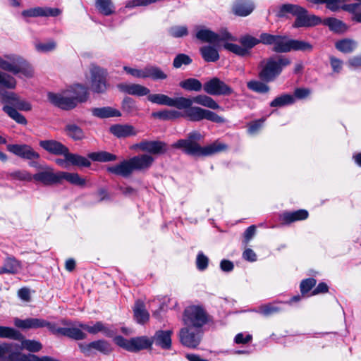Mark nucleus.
I'll use <instances>...</instances> for the list:
<instances>
[{
    "label": "nucleus",
    "instance_id": "obj_1",
    "mask_svg": "<svg viewBox=\"0 0 361 361\" xmlns=\"http://www.w3.org/2000/svg\"><path fill=\"white\" fill-rule=\"evenodd\" d=\"M202 138V135L197 131L190 132L186 139L178 140L173 144V147L182 149L185 154L195 157H208L216 153L224 151L227 145L215 141L214 142L201 147L198 141Z\"/></svg>",
    "mask_w": 361,
    "mask_h": 361
},
{
    "label": "nucleus",
    "instance_id": "obj_2",
    "mask_svg": "<svg viewBox=\"0 0 361 361\" xmlns=\"http://www.w3.org/2000/svg\"><path fill=\"white\" fill-rule=\"evenodd\" d=\"M48 99L54 105L69 110L87 99V90L84 86L77 84L60 94L49 92Z\"/></svg>",
    "mask_w": 361,
    "mask_h": 361
},
{
    "label": "nucleus",
    "instance_id": "obj_3",
    "mask_svg": "<svg viewBox=\"0 0 361 361\" xmlns=\"http://www.w3.org/2000/svg\"><path fill=\"white\" fill-rule=\"evenodd\" d=\"M290 64L291 60L289 57L285 55H273L260 62L258 76L262 81L272 82Z\"/></svg>",
    "mask_w": 361,
    "mask_h": 361
},
{
    "label": "nucleus",
    "instance_id": "obj_4",
    "mask_svg": "<svg viewBox=\"0 0 361 361\" xmlns=\"http://www.w3.org/2000/svg\"><path fill=\"white\" fill-rule=\"evenodd\" d=\"M0 68L14 75L20 73L26 78H32L34 74L32 66L23 59L16 55L0 56Z\"/></svg>",
    "mask_w": 361,
    "mask_h": 361
},
{
    "label": "nucleus",
    "instance_id": "obj_5",
    "mask_svg": "<svg viewBox=\"0 0 361 361\" xmlns=\"http://www.w3.org/2000/svg\"><path fill=\"white\" fill-rule=\"evenodd\" d=\"M183 320L185 326L201 330L209 321V316L201 306L191 305L184 310Z\"/></svg>",
    "mask_w": 361,
    "mask_h": 361
},
{
    "label": "nucleus",
    "instance_id": "obj_6",
    "mask_svg": "<svg viewBox=\"0 0 361 361\" xmlns=\"http://www.w3.org/2000/svg\"><path fill=\"white\" fill-rule=\"evenodd\" d=\"M39 357L20 353V346L16 343H0V361H38Z\"/></svg>",
    "mask_w": 361,
    "mask_h": 361
},
{
    "label": "nucleus",
    "instance_id": "obj_7",
    "mask_svg": "<svg viewBox=\"0 0 361 361\" xmlns=\"http://www.w3.org/2000/svg\"><path fill=\"white\" fill-rule=\"evenodd\" d=\"M115 343L129 352H138L151 348L153 341L147 336H137L126 339L121 336L115 338Z\"/></svg>",
    "mask_w": 361,
    "mask_h": 361
},
{
    "label": "nucleus",
    "instance_id": "obj_8",
    "mask_svg": "<svg viewBox=\"0 0 361 361\" xmlns=\"http://www.w3.org/2000/svg\"><path fill=\"white\" fill-rule=\"evenodd\" d=\"M290 41L286 35H276L262 33V44L273 45V51L276 53L290 52Z\"/></svg>",
    "mask_w": 361,
    "mask_h": 361
},
{
    "label": "nucleus",
    "instance_id": "obj_9",
    "mask_svg": "<svg viewBox=\"0 0 361 361\" xmlns=\"http://www.w3.org/2000/svg\"><path fill=\"white\" fill-rule=\"evenodd\" d=\"M179 339L182 345L190 348H195L200 343L202 331L185 326L179 331Z\"/></svg>",
    "mask_w": 361,
    "mask_h": 361
},
{
    "label": "nucleus",
    "instance_id": "obj_10",
    "mask_svg": "<svg viewBox=\"0 0 361 361\" xmlns=\"http://www.w3.org/2000/svg\"><path fill=\"white\" fill-rule=\"evenodd\" d=\"M204 91L209 95L228 96L233 93V89L219 78L214 77L204 82Z\"/></svg>",
    "mask_w": 361,
    "mask_h": 361
},
{
    "label": "nucleus",
    "instance_id": "obj_11",
    "mask_svg": "<svg viewBox=\"0 0 361 361\" xmlns=\"http://www.w3.org/2000/svg\"><path fill=\"white\" fill-rule=\"evenodd\" d=\"M82 329L78 326V323H75L69 327H57L56 324L53 323L51 333L55 335L64 336L75 340H83L86 338L87 335Z\"/></svg>",
    "mask_w": 361,
    "mask_h": 361
},
{
    "label": "nucleus",
    "instance_id": "obj_12",
    "mask_svg": "<svg viewBox=\"0 0 361 361\" xmlns=\"http://www.w3.org/2000/svg\"><path fill=\"white\" fill-rule=\"evenodd\" d=\"M7 149L10 152L25 159H37L39 157V154L27 145H8Z\"/></svg>",
    "mask_w": 361,
    "mask_h": 361
},
{
    "label": "nucleus",
    "instance_id": "obj_13",
    "mask_svg": "<svg viewBox=\"0 0 361 361\" xmlns=\"http://www.w3.org/2000/svg\"><path fill=\"white\" fill-rule=\"evenodd\" d=\"M91 74V87L93 91L98 93L104 92L106 90V72L99 67H94Z\"/></svg>",
    "mask_w": 361,
    "mask_h": 361
},
{
    "label": "nucleus",
    "instance_id": "obj_14",
    "mask_svg": "<svg viewBox=\"0 0 361 361\" xmlns=\"http://www.w3.org/2000/svg\"><path fill=\"white\" fill-rule=\"evenodd\" d=\"M0 97L2 102L10 103L20 110H31V104L25 100L20 99L18 95L13 92H8L0 89Z\"/></svg>",
    "mask_w": 361,
    "mask_h": 361
},
{
    "label": "nucleus",
    "instance_id": "obj_15",
    "mask_svg": "<svg viewBox=\"0 0 361 361\" xmlns=\"http://www.w3.org/2000/svg\"><path fill=\"white\" fill-rule=\"evenodd\" d=\"M255 8V4L252 0H236L232 5L231 11L236 16L246 17L250 15Z\"/></svg>",
    "mask_w": 361,
    "mask_h": 361
},
{
    "label": "nucleus",
    "instance_id": "obj_16",
    "mask_svg": "<svg viewBox=\"0 0 361 361\" xmlns=\"http://www.w3.org/2000/svg\"><path fill=\"white\" fill-rule=\"evenodd\" d=\"M15 324L17 327L21 329H37L47 327L51 332L53 326V323L38 318L16 319L15 322Z\"/></svg>",
    "mask_w": 361,
    "mask_h": 361
},
{
    "label": "nucleus",
    "instance_id": "obj_17",
    "mask_svg": "<svg viewBox=\"0 0 361 361\" xmlns=\"http://www.w3.org/2000/svg\"><path fill=\"white\" fill-rule=\"evenodd\" d=\"M32 179L45 185L60 183V171L54 173L51 169H47L44 171L35 173Z\"/></svg>",
    "mask_w": 361,
    "mask_h": 361
},
{
    "label": "nucleus",
    "instance_id": "obj_18",
    "mask_svg": "<svg viewBox=\"0 0 361 361\" xmlns=\"http://www.w3.org/2000/svg\"><path fill=\"white\" fill-rule=\"evenodd\" d=\"M293 24L294 27H310L318 25L321 20L314 15H308L307 11L303 8V11H300L295 16Z\"/></svg>",
    "mask_w": 361,
    "mask_h": 361
},
{
    "label": "nucleus",
    "instance_id": "obj_19",
    "mask_svg": "<svg viewBox=\"0 0 361 361\" xmlns=\"http://www.w3.org/2000/svg\"><path fill=\"white\" fill-rule=\"evenodd\" d=\"M61 13L59 8H51L49 7H35L24 10L22 12L23 17H47L58 16Z\"/></svg>",
    "mask_w": 361,
    "mask_h": 361
},
{
    "label": "nucleus",
    "instance_id": "obj_20",
    "mask_svg": "<svg viewBox=\"0 0 361 361\" xmlns=\"http://www.w3.org/2000/svg\"><path fill=\"white\" fill-rule=\"evenodd\" d=\"M136 147L143 152L153 154H162L166 152V144L161 141L143 140L137 144Z\"/></svg>",
    "mask_w": 361,
    "mask_h": 361
},
{
    "label": "nucleus",
    "instance_id": "obj_21",
    "mask_svg": "<svg viewBox=\"0 0 361 361\" xmlns=\"http://www.w3.org/2000/svg\"><path fill=\"white\" fill-rule=\"evenodd\" d=\"M117 87L121 92L137 97L148 96L150 92L149 88L140 84L120 83Z\"/></svg>",
    "mask_w": 361,
    "mask_h": 361
},
{
    "label": "nucleus",
    "instance_id": "obj_22",
    "mask_svg": "<svg viewBox=\"0 0 361 361\" xmlns=\"http://www.w3.org/2000/svg\"><path fill=\"white\" fill-rule=\"evenodd\" d=\"M39 146L48 152L55 155H63L68 151L67 147L54 140H41Z\"/></svg>",
    "mask_w": 361,
    "mask_h": 361
},
{
    "label": "nucleus",
    "instance_id": "obj_23",
    "mask_svg": "<svg viewBox=\"0 0 361 361\" xmlns=\"http://www.w3.org/2000/svg\"><path fill=\"white\" fill-rule=\"evenodd\" d=\"M107 171L115 175L127 178L132 174L134 171V169L131 159H129L128 160H123L116 165L108 167Z\"/></svg>",
    "mask_w": 361,
    "mask_h": 361
},
{
    "label": "nucleus",
    "instance_id": "obj_24",
    "mask_svg": "<svg viewBox=\"0 0 361 361\" xmlns=\"http://www.w3.org/2000/svg\"><path fill=\"white\" fill-rule=\"evenodd\" d=\"M21 262L13 256H7L4 262V265L0 267V275L4 274H16L21 269Z\"/></svg>",
    "mask_w": 361,
    "mask_h": 361
},
{
    "label": "nucleus",
    "instance_id": "obj_25",
    "mask_svg": "<svg viewBox=\"0 0 361 361\" xmlns=\"http://www.w3.org/2000/svg\"><path fill=\"white\" fill-rule=\"evenodd\" d=\"M172 331L159 330L156 331L154 336L150 338L153 343L163 349H169L171 347Z\"/></svg>",
    "mask_w": 361,
    "mask_h": 361
},
{
    "label": "nucleus",
    "instance_id": "obj_26",
    "mask_svg": "<svg viewBox=\"0 0 361 361\" xmlns=\"http://www.w3.org/2000/svg\"><path fill=\"white\" fill-rule=\"evenodd\" d=\"M130 159L134 171L147 170L151 167L154 161L151 155L147 154L135 156Z\"/></svg>",
    "mask_w": 361,
    "mask_h": 361
},
{
    "label": "nucleus",
    "instance_id": "obj_27",
    "mask_svg": "<svg viewBox=\"0 0 361 361\" xmlns=\"http://www.w3.org/2000/svg\"><path fill=\"white\" fill-rule=\"evenodd\" d=\"M308 212L305 209H299L295 212H286L280 216L283 223L289 224L297 221L305 220L308 217Z\"/></svg>",
    "mask_w": 361,
    "mask_h": 361
},
{
    "label": "nucleus",
    "instance_id": "obj_28",
    "mask_svg": "<svg viewBox=\"0 0 361 361\" xmlns=\"http://www.w3.org/2000/svg\"><path fill=\"white\" fill-rule=\"evenodd\" d=\"M110 132L117 137H126L137 135V130L131 125L116 124L110 127Z\"/></svg>",
    "mask_w": 361,
    "mask_h": 361
},
{
    "label": "nucleus",
    "instance_id": "obj_29",
    "mask_svg": "<svg viewBox=\"0 0 361 361\" xmlns=\"http://www.w3.org/2000/svg\"><path fill=\"white\" fill-rule=\"evenodd\" d=\"M168 75L161 68L154 66L147 65L144 68V78H151L153 80H166Z\"/></svg>",
    "mask_w": 361,
    "mask_h": 361
},
{
    "label": "nucleus",
    "instance_id": "obj_30",
    "mask_svg": "<svg viewBox=\"0 0 361 361\" xmlns=\"http://www.w3.org/2000/svg\"><path fill=\"white\" fill-rule=\"evenodd\" d=\"M357 46V42L350 38L342 39L335 43L336 49L343 54L353 53L356 50Z\"/></svg>",
    "mask_w": 361,
    "mask_h": 361
},
{
    "label": "nucleus",
    "instance_id": "obj_31",
    "mask_svg": "<svg viewBox=\"0 0 361 361\" xmlns=\"http://www.w3.org/2000/svg\"><path fill=\"white\" fill-rule=\"evenodd\" d=\"M78 326L82 330L88 331L90 334H96L99 332H102L105 336H111L113 334L111 330L104 326L101 322H96L93 326H90L86 324L78 322Z\"/></svg>",
    "mask_w": 361,
    "mask_h": 361
},
{
    "label": "nucleus",
    "instance_id": "obj_32",
    "mask_svg": "<svg viewBox=\"0 0 361 361\" xmlns=\"http://www.w3.org/2000/svg\"><path fill=\"white\" fill-rule=\"evenodd\" d=\"M134 317L139 324H145L149 320V314L142 301L137 300L133 308Z\"/></svg>",
    "mask_w": 361,
    "mask_h": 361
},
{
    "label": "nucleus",
    "instance_id": "obj_33",
    "mask_svg": "<svg viewBox=\"0 0 361 361\" xmlns=\"http://www.w3.org/2000/svg\"><path fill=\"white\" fill-rule=\"evenodd\" d=\"M239 42L247 51V55H250V51L253 47L262 43V33L260 35L259 39L248 34L242 35L239 39Z\"/></svg>",
    "mask_w": 361,
    "mask_h": 361
},
{
    "label": "nucleus",
    "instance_id": "obj_34",
    "mask_svg": "<svg viewBox=\"0 0 361 361\" xmlns=\"http://www.w3.org/2000/svg\"><path fill=\"white\" fill-rule=\"evenodd\" d=\"M63 180H66L71 184L80 187H84L86 184V180L80 176L77 173L60 171V183Z\"/></svg>",
    "mask_w": 361,
    "mask_h": 361
},
{
    "label": "nucleus",
    "instance_id": "obj_35",
    "mask_svg": "<svg viewBox=\"0 0 361 361\" xmlns=\"http://www.w3.org/2000/svg\"><path fill=\"white\" fill-rule=\"evenodd\" d=\"M194 103L203 106L216 110L221 109L219 104L211 97L206 94H199L192 98Z\"/></svg>",
    "mask_w": 361,
    "mask_h": 361
},
{
    "label": "nucleus",
    "instance_id": "obj_36",
    "mask_svg": "<svg viewBox=\"0 0 361 361\" xmlns=\"http://www.w3.org/2000/svg\"><path fill=\"white\" fill-rule=\"evenodd\" d=\"M92 113L93 116L100 118L118 117L121 115L118 110L109 106L94 108L92 109Z\"/></svg>",
    "mask_w": 361,
    "mask_h": 361
},
{
    "label": "nucleus",
    "instance_id": "obj_37",
    "mask_svg": "<svg viewBox=\"0 0 361 361\" xmlns=\"http://www.w3.org/2000/svg\"><path fill=\"white\" fill-rule=\"evenodd\" d=\"M196 37L202 42L215 44L218 34L207 28H200L196 32Z\"/></svg>",
    "mask_w": 361,
    "mask_h": 361
},
{
    "label": "nucleus",
    "instance_id": "obj_38",
    "mask_svg": "<svg viewBox=\"0 0 361 361\" xmlns=\"http://www.w3.org/2000/svg\"><path fill=\"white\" fill-rule=\"evenodd\" d=\"M300 11H303V7L296 4H285L280 6L277 16L280 18L286 17L288 14L296 16Z\"/></svg>",
    "mask_w": 361,
    "mask_h": 361
},
{
    "label": "nucleus",
    "instance_id": "obj_39",
    "mask_svg": "<svg viewBox=\"0 0 361 361\" xmlns=\"http://www.w3.org/2000/svg\"><path fill=\"white\" fill-rule=\"evenodd\" d=\"M200 51L206 62H215L219 59L218 51L212 46H203L200 49Z\"/></svg>",
    "mask_w": 361,
    "mask_h": 361
},
{
    "label": "nucleus",
    "instance_id": "obj_40",
    "mask_svg": "<svg viewBox=\"0 0 361 361\" xmlns=\"http://www.w3.org/2000/svg\"><path fill=\"white\" fill-rule=\"evenodd\" d=\"M64 157L69 161V164L73 166L88 167L91 165V162L87 158L76 154L70 153L69 150L66 152Z\"/></svg>",
    "mask_w": 361,
    "mask_h": 361
},
{
    "label": "nucleus",
    "instance_id": "obj_41",
    "mask_svg": "<svg viewBox=\"0 0 361 361\" xmlns=\"http://www.w3.org/2000/svg\"><path fill=\"white\" fill-rule=\"evenodd\" d=\"M324 24L327 25L331 31L337 33H343L348 30V26L345 23L334 18L325 19Z\"/></svg>",
    "mask_w": 361,
    "mask_h": 361
},
{
    "label": "nucleus",
    "instance_id": "obj_42",
    "mask_svg": "<svg viewBox=\"0 0 361 361\" xmlns=\"http://www.w3.org/2000/svg\"><path fill=\"white\" fill-rule=\"evenodd\" d=\"M179 86L188 91L200 92L203 88L202 82L193 78L185 79L179 83Z\"/></svg>",
    "mask_w": 361,
    "mask_h": 361
},
{
    "label": "nucleus",
    "instance_id": "obj_43",
    "mask_svg": "<svg viewBox=\"0 0 361 361\" xmlns=\"http://www.w3.org/2000/svg\"><path fill=\"white\" fill-rule=\"evenodd\" d=\"M205 110L198 106H191L188 109L185 110V115L192 121H200L204 119Z\"/></svg>",
    "mask_w": 361,
    "mask_h": 361
},
{
    "label": "nucleus",
    "instance_id": "obj_44",
    "mask_svg": "<svg viewBox=\"0 0 361 361\" xmlns=\"http://www.w3.org/2000/svg\"><path fill=\"white\" fill-rule=\"evenodd\" d=\"M88 157L94 161L107 162L116 160L117 157L115 154L106 151L98 152H92L88 154Z\"/></svg>",
    "mask_w": 361,
    "mask_h": 361
},
{
    "label": "nucleus",
    "instance_id": "obj_45",
    "mask_svg": "<svg viewBox=\"0 0 361 361\" xmlns=\"http://www.w3.org/2000/svg\"><path fill=\"white\" fill-rule=\"evenodd\" d=\"M96 8L104 16H110L114 13V6L111 0H96Z\"/></svg>",
    "mask_w": 361,
    "mask_h": 361
},
{
    "label": "nucleus",
    "instance_id": "obj_46",
    "mask_svg": "<svg viewBox=\"0 0 361 361\" xmlns=\"http://www.w3.org/2000/svg\"><path fill=\"white\" fill-rule=\"evenodd\" d=\"M313 49V46L310 42L299 40V39H293L290 41V51H300L303 52H311Z\"/></svg>",
    "mask_w": 361,
    "mask_h": 361
},
{
    "label": "nucleus",
    "instance_id": "obj_47",
    "mask_svg": "<svg viewBox=\"0 0 361 361\" xmlns=\"http://www.w3.org/2000/svg\"><path fill=\"white\" fill-rule=\"evenodd\" d=\"M295 102V98L293 95L285 94L276 97L271 103V107H282L286 105L292 104Z\"/></svg>",
    "mask_w": 361,
    "mask_h": 361
},
{
    "label": "nucleus",
    "instance_id": "obj_48",
    "mask_svg": "<svg viewBox=\"0 0 361 361\" xmlns=\"http://www.w3.org/2000/svg\"><path fill=\"white\" fill-rule=\"evenodd\" d=\"M0 338H11L16 341H21L23 335L17 330L6 326H0Z\"/></svg>",
    "mask_w": 361,
    "mask_h": 361
},
{
    "label": "nucleus",
    "instance_id": "obj_49",
    "mask_svg": "<svg viewBox=\"0 0 361 361\" xmlns=\"http://www.w3.org/2000/svg\"><path fill=\"white\" fill-rule=\"evenodd\" d=\"M65 130L66 134L75 140H81L85 137L83 130L75 124H68Z\"/></svg>",
    "mask_w": 361,
    "mask_h": 361
},
{
    "label": "nucleus",
    "instance_id": "obj_50",
    "mask_svg": "<svg viewBox=\"0 0 361 361\" xmlns=\"http://www.w3.org/2000/svg\"><path fill=\"white\" fill-rule=\"evenodd\" d=\"M147 99L153 104L171 106V97L164 94H149Z\"/></svg>",
    "mask_w": 361,
    "mask_h": 361
},
{
    "label": "nucleus",
    "instance_id": "obj_51",
    "mask_svg": "<svg viewBox=\"0 0 361 361\" xmlns=\"http://www.w3.org/2000/svg\"><path fill=\"white\" fill-rule=\"evenodd\" d=\"M3 110L18 123L23 125H25L27 123L25 117L23 114H20L15 108L6 105L3 107Z\"/></svg>",
    "mask_w": 361,
    "mask_h": 361
},
{
    "label": "nucleus",
    "instance_id": "obj_52",
    "mask_svg": "<svg viewBox=\"0 0 361 361\" xmlns=\"http://www.w3.org/2000/svg\"><path fill=\"white\" fill-rule=\"evenodd\" d=\"M192 99L179 97L171 98V106L178 109H188L192 105Z\"/></svg>",
    "mask_w": 361,
    "mask_h": 361
},
{
    "label": "nucleus",
    "instance_id": "obj_53",
    "mask_svg": "<svg viewBox=\"0 0 361 361\" xmlns=\"http://www.w3.org/2000/svg\"><path fill=\"white\" fill-rule=\"evenodd\" d=\"M20 341L21 342V344H19L20 350L25 348L30 352L36 353L42 348V345L39 342L32 340H24L23 336V339Z\"/></svg>",
    "mask_w": 361,
    "mask_h": 361
},
{
    "label": "nucleus",
    "instance_id": "obj_54",
    "mask_svg": "<svg viewBox=\"0 0 361 361\" xmlns=\"http://www.w3.org/2000/svg\"><path fill=\"white\" fill-rule=\"evenodd\" d=\"M168 33L174 38H180L188 35V29L185 25H173L168 29Z\"/></svg>",
    "mask_w": 361,
    "mask_h": 361
},
{
    "label": "nucleus",
    "instance_id": "obj_55",
    "mask_svg": "<svg viewBox=\"0 0 361 361\" xmlns=\"http://www.w3.org/2000/svg\"><path fill=\"white\" fill-rule=\"evenodd\" d=\"M181 114L176 110H164L152 113V116L163 120L174 119L180 116Z\"/></svg>",
    "mask_w": 361,
    "mask_h": 361
},
{
    "label": "nucleus",
    "instance_id": "obj_56",
    "mask_svg": "<svg viewBox=\"0 0 361 361\" xmlns=\"http://www.w3.org/2000/svg\"><path fill=\"white\" fill-rule=\"evenodd\" d=\"M264 81L252 80L247 82L248 89L258 92V93H266L269 91V87L263 82Z\"/></svg>",
    "mask_w": 361,
    "mask_h": 361
},
{
    "label": "nucleus",
    "instance_id": "obj_57",
    "mask_svg": "<svg viewBox=\"0 0 361 361\" xmlns=\"http://www.w3.org/2000/svg\"><path fill=\"white\" fill-rule=\"evenodd\" d=\"M0 85L8 89H14L16 80L13 76L0 71Z\"/></svg>",
    "mask_w": 361,
    "mask_h": 361
},
{
    "label": "nucleus",
    "instance_id": "obj_58",
    "mask_svg": "<svg viewBox=\"0 0 361 361\" xmlns=\"http://www.w3.org/2000/svg\"><path fill=\"white\" fill-rule=\"evenodd\" d=\"M8 177L12 180L30 181L33 176L26 171L18 170L8 173Z\"/></svg>",
    "mask_w": 361,
    "mask_h": 361
},
{
    "label": "nucleus",
    "instance_id": "obj_59",
    "mask_svg": "<svg viewBox=\"0 0 361 361\" xmlns=\"http://www.w3.org/2000/svg\"><path fill=\"white\" fill-rule=\"evenodd\" d=\"M224 47L226 50H228L238 56H243V57L248 56L247 51L245 50V49L243 48V47L242 45L240 46L238 44H233V43H225Z\"/></svg>",
    "mask_w": 361,
    "mask_h": 361
},
{
    "label": "nucleus",
    "instance_id": "obj_60",
    "mask_svg": "<svg viewBox=\"0 0 361 361\" xmlns=\"http://www.w3.org/2000/svg\"><path fill=\"white\" fill-rule=\"evenodd\" d=\"M91 345L94 349H96L104 354L110 353L112 349L111 345L108 342L102 340L91 342Z\"/></svg>",
    "mask_w": 361,
    "mask_h": 361
},
{
    "label": "nucleus",
    "instance_id": "obj_61",
    "mask_svg": "<svg viewBox=\"0 0 361 361\" xmlns=\"http://www.w3.org/2000/svg\"><path fill=\"white\" fill-rule=\"evenodd\" d=\"M281 311V308L275 303H269L259 307V312L264 316H269Z\"/></svg>",
    "mask_w": 361,
    "mask_h": 361
},
{
    "label": "nucleus",
    "instance_id": "obj_62",
    "mask_svg": "<svg viewBox=\"0 0 361 361\" xmlns=\"http://www.w3.org/2000/svg\"><path fill=\"white\" fill-rule=\"evenodd\" d=\"M192 63L191 58L185 54H178L173 59V66L176 68H180L183 65H189Z\"/></svg>",
    "mask_w": 361,
    "mask_h": 361
},
{
    "label": "nucleus",
    "instance_id": "obj_63",
    "mask_svg": "<svg viewBox=\"0 0 361 361\" xmlns=\"http://www.w3.org/2000/svg\"><path fill=\"white\" fill-rule=\"evenodd\" d=\"M317 283V281L313 278L302 280L300 285V292L302 295L307 293Z\"/></svg>",
    "mask_w": 361,
    "mask_h": 361
},
{
    "label": "nucleus",
    "instance_id": "obj_64",
    "mask_svg": "<svg viewBox=\"0 0 361 361\" xmlns=\"http://www.w3.org/2000/svg\"><path fill=\"white\" fill-rule=\"evenodd\" d=\"M56 44L54 41H49L46 43H37L35 48L39 52H48L55 49Z\"/></svg>",
    "mask_w": 361,
    "mask_h": 361
}]
</instances>
